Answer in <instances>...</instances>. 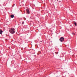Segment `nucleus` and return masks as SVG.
Masks as SVG:
<instances>
[{"label":"nucleus","mask_w":77,"mask_h":77,"mask_svg":"<svg viewBox=\"0 0 77 77\" xmlns=\"http://www.w3.org/2000/svg\"><path fill=\"white\" fill-rule=\"evenodd\" d=\"M9 32L13 34V33H15V29L14 28H11L10 29Z\"/></svg>","instance_id":"1"},{"label":"nucleus","mask_w":77,"mask_h":77,"mask_svg":"<svg viewBox=\"0 0 77 77\" xmlns=\"http://www.w3.org/2000/svg\"><path fill=\"white\" fill-rule=\"evenodd\" d=\"M60 42H63V41H64V38L63 37H61L60 39Z\"/></svg>","instance_id":"2"},{"label":"nucleus","mask_w":77,"mask_h":77,"mask_svg":"<svg viewBox=\"0 0 77 77\" xmlns=\"http://www.w3.org/2000/svg\"><path fill=\"white\" fill-rule=\"evenodd\" d=\"M26 12L28 14H29L30 11H29V9H26Z\"/></svg>","instance_id":"3"},{"label":"nucleus","mask_w":77,"mask_h":77,"mask_svg":"<svg viewBox=\"0 0 77 77\" xmlns=\"http://www.w3.org/2000/svg\"><path fill=\"white\" fill-rule=\"evenodd\" d=\"M11 18H14V15L11 14Z\"/></svg>","instance_id":"4"},{"label":"nucleus","mask_w":77,"mask_h":77,"mask_svg":"<svg viewBox=\"0 0 77 77\" xmlns=\"http://www.w3.org/2000/svg\"><path fill=\"white\" fill-rule=\"evenodd\" d=\"M2 33H3V31L0 30V34H2Z\"/></svg>","instance_id":"5"},{"label":"nucleus","mask_w":77,"mask_h":77,"mask_svg":"<svg viewBox=\"0 0 77 77\" xmlns=\"http://www.w3.org/2000/svg\"><path fill=\"white\" fill-rule=\"evenodd\" d=\"M74 24H75V26H77V24H76V23H74Z\"/></svg>","instance_id":"6"},{"label":"nucleus","mask_w":77,"mask_h":77,"mask_svg":"<svg viewBox=\"0 0 77 77\" xmlns=\"http://www.w3.org/2000/svg\"><path fill=\"white\" fill-rule=\"evenodd\" d=\"M72 35H75V33H72Z\"/></svg>","instance_id":"7"},{"label":"nucleus","mask_w":77,"mask_h":77,"mask_svg":"<svg viewBox=\"0 0 77 77\" xmlns=\"http://www.w3.org/2000/svg\"><path fill=\"white\" fill-rule=\"evenodd\" d=\"M24 24V22H22V24Z\"/></svg>","instance_id":"8"}]
</instances>
